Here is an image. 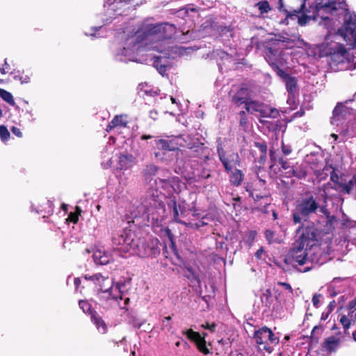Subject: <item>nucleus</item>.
I'll return each instance as SVG.
<instances>
[{
    "instance_id": "f257e3e1",
    "label": "nucleus",
    "mask_w": 356,
    "mask_h": 356,
    "mask_svg": "<svg viewBox=\"0 0 356 356\" xmlns=\"http://www.w3.org/2000/svg\"><path fill=\"white\" fill-rule=\"evenodd\" d=\"M83 277L88 281L92 282L95 285V289L97 293H102L106 295L105 298L107 300L114 301L122 309H127V307L129 303L130 299L123 291L125 287V283L118 282L113 287V280L108 276H104L102 273H95L92 275L86 274Z\"/></svg>"
},
{
    "instance_id": "f03ea898",
    "label": "nucleus",
    "mask_w": 356,
    "mask_h": 356,
    "mask_svg": "<svg viewBox=\"0 0 356 356\" xmlns=\"http://www.w3.org/2000/svg\"><path fill=\"white\" fill-rule=\"evenodd\" d=\"M319 208L318 201L310 191L305 192L304 196L296 202L292 219L294 224L300 225L297 232L301 230L305 222L309 221L312 215L318 212Z\"/></svg>"
},
{
    "instance_id": "7ed1b4c3",
    "label": "nucleus",
    "mask_w": 356,
    "mask_h": 356,
    "mask_svg": "<svg viewBox=\"0 0 356 356\" xmlns=\"http://www.w3.org/2000/svg\"><path fill=\"white\" fill-rule=\"evenodd\" d=\"M161 193L156 188H149L141 202L140 209L147 218L158 220L165 216V205L161 200Z\"/></svg>"
},
{
    "instance_id": "20e7f679",
    "label": "nucleus",
    "mask_w": 356,
    "mask_h": 356,
    "mask_svg": "<svg viewBox=\"0 0 356 356\" xmlns=\"http://www.w3.org/2000/svg\"><path fill=\"white\" fill-rule=\"evenodd\" d=\"M184 138L181 136L168 137L167 138H156L153 143V147L159 152H154L156 158L161 156V152L163 154L168 152H175L179 149L180 147L184 146Z\"/></svg>"
},
{
    "instance_id": "39448f33",
    "label": "nucleus",
    "mask_w": 356,
    "mask_h": 356,
    "mask_svg": "<svg viewBox=\"0 0 356 356\" xmlns=\"http://www.w3.org/2000/svg\"><path fill=\"white\" fill-rule=\"evenodd\" d=\"M254 339L257 344L262 346L264 350L270 353L273 348V346H277L280 342V339L276 337L273 332L269 327L263 326L254 332Z\"/></svg>"
},
{
    "instance_id": "423d86ee",
    "label": "nucleus",
    "mask_w": 356,
    "mask_h": 356,
    "mask_svg": "<svg viewBox=\"0 0 356 356\" xmlns=\"http://www.w3.org/2000/svg\"><path fill=\"white\" fill-rule=\"evenodd\" d=\"M133 236L131 230L127 228L114 234L112 238L113 248L124 253L129 252L131 249H134L137 244Z\"/></svg>"
},
{
    "instance_id": "0eeeda50",
    "label": "nucleus",
    "mask_w": 356,
    "mask_h": 356,
    "mask_svg": "<svg viewBox=\"0 0 356 356\" xmlns=\"http://www.w3.org/2000/svg\"><path fill=\"white\" fill-rule=\"evenodd\" d=\"M217 152L226 173H229L232 170L240 166L241 159L238 152L232 149L225 150L220 145L217 147Z\"/></svg>"
},
{
    "instance_id": "6e6552de",
    "label": "nucleus",
    "mask_w": 356,
    "mask_h": 356,
    "mask_svg": "<svg viewBox=\"0 0 356 356\" xmlns=\"http://www.w3.org/2000/svg\"><path fill=\"white\" fill-rule=\"evenodd\" d=\"M301 229L302 233L294 243L296 245L309 250L317 244L318 230L314 226H307Z\"/></svg>"
},
{
    "instance_id": "1a4fd4ad",
    "label": "nucleus",
    "mask_w": 356,
    "mask_h": 356,
    "mask_svg": "<svg viewBox=\"0 0 356 356\" xmlns=\"http://www.w3.org/2000/svg\"><path fill=\"white\" fill-rule=\"evenodd\" d=\"M308 259V250L301 246L299 247L294 243L293 248L286 255L284 261L291 265L298 264L302 266L307 263Z\"/></svg>"
},
{
    "instance_id": "9d476101",
    "label": "nucleus",
    "mask_w": 356,
    "mask_h": 356,
    "mask_svg": "<svg viewBox=\"0 0 356 356\" xmlns=\"http://www.w3.org/2000/svg\"><path fill=\"white\" fill-rule=\"evenodd\" d=\"M229 96L231 102L239 107L243 105V103L248 102L251 97L250 90L246 84L243 83L241 84L236 90L232 89L229 92Z\"/></svg>"
},
{
    "instance_id": "9b49d317",
    "label": "nucleus",
    "mask_w": 356,
    "mask_h": 356,
    "mask_svg": "<svg viewBox=\"0 0 356 356\" xmlns=\"http://www.w3.org/2000/svg\"><path fill=\"white\" fill-rule=\"evenodd\" d=\"M182 334L186 335L187 338L195 343L198 350L204 355L210 353L209 348L207 347L205 337L207 333H203L202 336L199 332L193 331L192 329H188L183 331Z\"/></svg>"
},
{
    "instance_id": "f8f14e48",
    "label": "nucleus",
    "mask_w": 356,
    "mask_h": 356,
    "mask_svg": "<svg viewBox=\"0 0 356 356\" xmlns=\"http://www.w3.org/2000/svg\"><path fill=\"white\" fill-rule=\"evenodd\" d=\"M190 149L191 150V156L200 159L204 163L210 160L211 149L205 146L204 143H198L194 144Z\"/></svg>"
},
{
    "instance_id": "ddd939ff",
    "label": "nucleus",
    "mask_w": 356,
    "mask_h": 356,
    "mask_svg": "<svg viewBox=\"0 0 356 356\" xmlns=\"http://www.w3.org/2000/svg\"><path fill=\"white\" fill-rule=\"evenodd\" d=\"M282 51L280 49H277L272 47H267L265 58L272 68L282 64Z\"/></svg>"
},
{
    "instance_id": "4468645a",
    "label": "nucleus",
    "mask_w": 356,
    "mask_h": 356,
    "mask_svg": "<svg viewBox=\"0 0 356 356\" xmlns=\"http://www.w3.org/2000/svg\"><path fill=\"white\" fill-rule=\"evenodd\" d=\"M245 191L248 193L249 196L253 199L254 206L269 198V194L268 193L258 192L257 189L254 188L251 184H248L245 186Z\"/></svg>"
},
{
    "instance_id": "2eb2a0df",
    "label": "nucleus",
    "mask_w": 356,
    "mask_h": 356,
    "mask_svg": "<svg viewBox=\"0 0 356 356\" xmlns=\"http://www.w3.org/2000/svg\"><path fill=\"white\" fill-rule=\"evenodd\" d=\"M305 8V3H303L299 8L294 9L293 10H288L287 9L284 8L283 6L281 5L279 7V10L285 14V18L280 22V24L288 25L289 19H294V18L296 17L298 15L303 13V10Z\"/></svg>"
},
{
    "instance_id": "dca6fc26",
    "label": "nucleus",
    "mask_w": 356,
    "mask_h": 356,
    "mask_svg": "<svg viewBox=\"0 0 356 356\" xmlns=\"http://www.w3.org/2000/svg\"><path fill=\"white\" fill-rule=\"evenodd\" d=\"M347 54L346 47L341 44H337L334 48H331L327 54L334 62L341 63Z\"/></svg>"
},
{
    "instance_id": "f3484780",
    "label": "nucleus",
    "mask_w": 356,
    "mask_h": 356,
    "mask_svg": "<svg viewBox=\"0 0 356 356\" xmlns=\"http://www.w3.org/2000/svg\"><path fill=\"white\" fill-rule=\"evenodd\" d=\"M128 123L129 120L127 115H117L108 123L106 131L107 132H110L112 129L118 127L125 128L127 127Z\"/></svg>"
},
{
    "instance_id": "a211bd4d",
    "label": "nucleus",
    "mask_w": 356,
    "mask_h": 356,
    "mask_svg": "<svg viewBox=\"0 0 356 356\" xmlns=\"http://www.w3.org/2000/svg\"><path fill=\"white\" fill-rule=\"evenodd\" d=\"M160 36L159 40L170 39L175 33L176 27L174 24L170 23H160Z\"/></svg>"
},
{
    "instance_id": "6ab92c4d",
    "label": "nucleus",
    "mask_w": 356,
    "mask_h": 356,
    "mask_svg": "<svg viewBox=\"0 0 356 356\" xmlns=\"http://www.w3.org/2000/svg\"><path fill=\"white\" fill-rule=\"evenodd\" d=\"M346 6L345 1L337 2L334 0H329L326 3L321 2L316 6L317 10L325 9V10H337L343 9Z\"/></svg>"
},
{
    "instance_id": "aec40b11",
    "label": "nucleus",
    "mask_w": 356,
    "mask_h": 356,
    "mask_svg": "<svg viewBox=\"0 0 356 356\" xmlns=\"http://www.w3.org/2000/svg\"><path fill=\"white\" fill-rule=\"evenodd\" d=\"M90 320L99 332L102 334H106L107 332L108 327L106 323L96 311L91 314Z\"/></svg>"
},
{
    "instance_id": "412c9836",
    "label": "nucleus",
    "mask_w": 356,
    "mask_h": 356,
    "mask_svg": "<svg viewBox=\"0 0 356 356\" xmlns=\"http://www.w3.org/2000/svg\"><path fill=\"white\" fill-rule=\"evenodd\" d=\"M340 339L334 336L327 337L323 343V348L327 352L331 353L335 352L340 344Z\"/></svg>"
},
{
    "instance_id": "4be33fe9",
    "label": "nucleus",
    "mask_w": 356,
    "mask_h": 356,
    "mask_svg": "<svg viewBox=\"0 0 356 356\" xmlns=\"http://www.w3.org/2000/svg\"><path fill=\"white\" fill-rule=\"evenodd\" d=\"M228 174L229 175V180L232 185L236 187L241 185L244 179V174L242 170L236 168H234V170H232Z\"/></svg>"
},
{
    "instance_id": "5701e85b",
    "label": "nucleus",
    "mask_w": 356,
    "mask_h": 356,
    "mask_svg": "<svg viewBox=\"0 0 356 356\" xmlns=\"http://www.w3.org/2000/svg\"><path fill=\"white\" fill-rule=\"evenodd\" d=\"M254 145L259 152L258 156L254 157V161L261 164H264L266 160L267 156V144L266 142H254Z\"/></svg>"
},
{
    "instance_id": "b1692460",
    "label": "nucleus",
    "mask_w": 356,
    "mask_h": 356,
    "mask_svg": "<svg viewBox=\"0 0 356 356\" xmlns=\"http://www.w3.org/2000/svg\"><path fill=\"white\" fill-rule=\"evenodd\" d=\"M286 173L288 174L289 177H294L299 179H305L307 175L306 168L298 165L292 166V168H290V171H286Z\"/></svg>"
},
{
    "instance_id": "393cba45",
    "label": "nucleus",
    "mask_w": 356,
    "mask_h": 356,
    "mask_svg": "<svg viewBox=\"0 0 356 356\" xmlns=\"http://www.w3.org/2000/svg\"><path fill=\"white\" fill-rule=\"evenodd\" d=\"M167 204L169 209H172L175 220L177 222L181 223V221L179 220V211H180L181 214L183 215L185 211L184 208L181 207V205H177L175 197L170 198Z\"/></svg>"
},
{
    "instance_id": "a878e982",
    "label": "nucleus",
    "mask_w": 356,
    "mask_h": 356,
    "mask_svg": "<svg viewBox=\"0 0 356 356\" xmlns=\"http://www.w3.org/2000/svg\"><path fill=\"white\" fill-rule=\"evenodd\" d=\"M92 258L94 261L97 264L99 265H106L108 264L111 260V256L104 251H102L100 250H97L94 252Z\"/></svg>"
},
{
    "instance_id": "bb28decb",
    "label": "nucleus",
    "mask_w": 356,
    "mask_h": 356,
    "mask_svg": "<svg viewBox=\"0 0 356 356\" xmlns=\"http://www.w3.org/2000/svg\"><path fill=\"white\" fill-rule=\"evenodd\" d=\"M254 7L257 8L259 17H265L266 15L273 10L272 6L267 0L258 1L254 4Z\"/></svg>"
},
{
    "instance_id": "cd10ccee",
    "label": "nucleus",
    "mask_w": 356,
    "mask_h": 356,
    "mask_svg": "<svg viewBox=\"0 0 356 356\" xmlns=\"http://www.w3.org/2000/svg\"><path fill=\"white\" fill-rule=\"evenodd\" d=\"M159 168L154 164L147 165L143 171V176L146 181L150 182L156 176Z\"/></svg>"
},
{
    "instance_id": "c85d7f7f",
    "label": "nucleus",
    "mask_w": 356,
    "mask_h": 356,
    "mask_svg": "<svg viewBox=\"0 0 356 356\" xmlns=\"http://www.w3.org/2000/svg\"><path fill=\"white\" fill-rule=\"evenodd\" d=\"M339 33L343 37L346 42L353 40L352 45L356 47V31L353 29H339Z\"/></svg>"
},
{
    "instance_id": "c756f323",
    "label": "nucleus",
    "mask_w": 356,
    "mask_h": 356,
    "mask_svg": "<svg viewBox=\"0 0 356 356\" xmlns=\"http://www.w3.org/2000/svg\"><path fill=\"white\" fill-rule=\"evenodd\" d=\"M261 301L262 305L268 308V309H270V307L273 305V298L272 295V292L270 289H266L261 295L260 296Z\"/></svg>"
},
{
    "instance_id": "7c9ffc66",
    "label": "nucleus",
    "mask_w": 356,
    "mask_h": 356,
    "mask_svg": "<svg viewBox=\"0 0 356 356\" xmlns=\"http://www.w3.org/2000/svg\"><path fill=\"white\" fill-rule=\"evenodd\" d=\"M145 36H156L159 39L160 36V29L159 24H149L147 25L144 31Z\"/></svg>"
},
{
    "instance_id": "2f4dec72",
    "label": "nucleus",
    "mask_w": 356,
    "mask_h": 356,
    "mask_svg": "<svg viewBox=\"0 0 356 356\" xmlns=\"http://www.w3.org/2000/svg\"><path fill=\"white\" fill-rule=\"evenodd\" d=\"M42 207V209H40V213L43 215V217L51 216L54 213V204L52 201L46 200L43 202Z\"/></svg>"
},
{
    "instance_id": "473e14b6",
    "label": "nucleus",
    "mask_w": 356,
    "mask_h": 356,
    "mask_svg": "<svg viewBox=\"0 0 356 356\" xmlns=\"http://www.w3.org/2000/svg\"><path fill=\"white\" fill-rule=\"evenodd\" d=\"M332 168V164H326L322 170L314 171V175L320 181L325 180L328 177V171Z\"/></svg>"
},
{
    "instance_id": "72a5a7b5",
    "label": "nucleus",
    "mask_w": 356,
    "mask_h": 356,
    "mask_svg": "<svg viewBox=\"0 0 356 356\" xmlns=\"http://www.w3.org/2000/svg\"><path fill=\"white\" fill-rule=\"evenodd\" d=\"M0 97L2 98L10 106H15V102L13 96L10 92L4 89L0 88Z\"/></svg>"
},
{
    "instance_id": "f704fd0d",
    "label": "nucleus",
    "mask_w": 356,
    "mask_h": 356,
    "mask_svg": "<svg viewBox=\"0 0 356 356\" xmlns=\"http://www.w3.org/2000/svg\"><path fill=\"white\" fill-rule=\"evenodd\" d=\"M270 205V201L268 199L261 202L258 204L254 206L253 210L261 211L263 213H268V207Z\"/></svg>"
},
{
    "instance_id": "c9c22d12",
    "label": "nucleus",
    "mask_w": 356,
    "mask_h": 356,
    "mask_svg": "<svg viewBox=\"0 0 356 356\" xmlns=\"http://www.w3.org/2000/svg\"><path fill=\"white\" fill-rule=\"evenodd\" d=\"M356 28V15H350L343 24V28L341 29H353L355 30Z\"/></svg>"
},
{
    "instance_id": "e433bc0d",
    "label": "nucleus",
    "mask_w": 356,
    "mask_h": 356,
    "mask_svg": "<svg viewBox=\"0 0 356 356\" xmlns=\"http://www.w3.org/2000/svg\"><path fill=\"white\" fill-rule=\"evenodd\" d=\"M216 54L221 59L223 64L230 63L233 60V56L222 49L216 50Z\"/></svg>"
},
{
    "instance_id": "4c0bfd02",
    "label": "nucleus",
    "mask_w": 356,
    "mask_h": 356,
    "mask_svg": "<svg viewBox=\"0 0 356 356\" xmlns=\"http://www.w3.org/2000/svg\"><path fill=\"white\" fill-rule=\"evenodd\" d=\"M353 188H355V184L354 181H353V179H350L347 184H339V188L341 193L350 194Z\"/></svg>"
},
{
    "instance_id": "58836bf2",
    "label": "nucleus",
    "mask_w": 356,
    "mask_h": 356,
    "mask_svg": "<svg viewBox=\"0 0 356 356\" xmlns=\"http://www.w3.org/2000/svg\"><path fill=\"white\" fill-rule=\"evenodd\" d=\"M81 213V209L79 206L75 207L74 212H70L68 215L67 220L74 224H76L79 221V216Z\"/></svg>"
},
{
    "instance_id": "ea45409f",
    "label": "nucleus",
    "mask_w": 356,
    "mask_h": 356,
    "mask_svg": "<svg viewBox=\"0 0 356 356\" xmlns=\"http://www.w3.org/2000/svg\"><path fill=\"white\" fill-rule=\"evenodd\" d=\"M79 305L84 313L88 314L90 316H91L92 312H95V310L92 308L91 305L86 300H79Z\"/></svg>"
},
{
    "instance_id": "a19ab883",
    "label": "nucleus",
    "mask_w": 356,
    "mask_h": 356,
    "mask_svg": "<svg viewBox=\"0 0 356 356\" xmlns=\"http://www.w3.org/2000/svg\"><path fill=\"white\" fill-rule=\"evenodd\" d=\"M286 88L289 92H293L296 89L297 83L295 77L289 76L286 80Z\"/></svg>"
},
{
    "instance_id": "79ce46f5",
    "label": "nucleus",
    "mask_w": 356,
    "mask_h": 356,
    "mask_svg": "<svg viewBox=\"0 0 356 356\" xmlns=\"http://www.w3.org/2000/svg\"><path fill=\"white\" fill-rule=\"evenodd\" d=\"M264 236L268 244H273L274 243H280V241L275 238V232L271 229H266L264 232Z\"/></svg>"
},
{
    "instance_id": "37998d69",
    "label": "nucleus",
    "mask_w": 356,
    "mask_h": 356,
    "mask_svg": "<svg viewBox=\"0 0 356 356\" xmlns=\"http://www.w3.org/2000/svg\"><path fill=\"white\" fill-rule=\"evenodd\" d=\"M188 272L189 273L188 275H186V277L191 280V282H195L196 283L197 285H200L201 284V281H200V279L198 276L197 274H196L193 270L188 267V268H186Z\"/></svg>"
},
{
    "instance_id": "c03bdc74",
    "label": "nucleus",
    "mask_w": 356,
    "mask_h": 356,
    "mask_svg": "<svg viewBox=\"0 0 356 356\" xmlns=\"http://www.w3.org/2000/svg\"><path fill=\"white\" fill-rule=\"evenodd\" d=\"M239 126L245 131L248 129V118L245 111H241L238 113Z\"/></svg>"
},
{
    "instance_id": "a18cd8bd",
    "label": "nucleus",
    "mask_w": 356,
    "mask_h": 356,
    "mask_svg": "<svg viewBox=\"0 0 356 356\" xmlns=\"http://www.w3.org/2000/svg\"><path fill=\"white\" fill-rule=\"evenodd\" d=\"M250 104L251 106V108L252 111V113L254 112H258L260 111L261 107H264V104L262 102H260L257 100H253L251 99V97L249 99Z\"/></svg>"
},
{
    "instance_id": "49530a36",
    "label": "nucleus",
    "mask_w": 356,
    "mask_h": 356,
    "mask_svg": "<svg viewBox=\"0 0 356 356\" xmlns=\"http://www.w3.org/2000/svg\"><path fill=\"white\" fill-rule=\"evenodd\" d=\"M339 323L342 325L344 332L347 334V331L351 325V321L346 315H342L339 319Z\"/></svg>"
},
{
    "instance_id": "de8ad7c7",
    "label": "nucleus",
    "mask_w": 356,
    "mask_h": 356,
    "mask_svg": "<svg viewBox=\"0 0 356 356\" xmlns=\"http://www.w3.org/2000/svg\"><path fill=\"white\" fill-rule=\"evenodd\" d=\"M0 138L2 141H7L10 138V132L4 125H0Z\"/></svg>"
},
{
    "instance_id": "09e8293b",
    "label": "nucleus",
    "mask_w": 356,
    "mask_h": 356,
    "mask_svg": "<svg viewBox=\"0 0 356 356\" xmlns=\"http://www.w3.org/2000/svg\"><path fill=\"white\" fill-rule=\"evenodd\" d=\"M331 172L330 173V180L335 184H337L339 187V184H342L343 182L339 181V176L336 172L335 168L332 165V168L331 169Z\"/></svg>"
},
{
    "instance_id": "8fccbe9b",
    "label": "nucleus",
    "mask_w": 356,
    "mask_h": 356,
    "mask_svg": "<svg viewBox=\"0 0 356 356\" xmlns=\"http://www.w3.org/2000/svg\"><path fill=\"white\" fill-rule=\"evenodd\" d=\"M274 72L279 76L280 78L286 80L290 76L286 73L282 69L280 68V65H277L275 67L272 68Z\"/></svg>"
},
{
    "instance_id": "3c124183",
    "label": "nucleus",
    "mask_w": 356,
    "mask_h": 356,
    "mask_svg": "<svg viewBox=\"0 0 356 356\" xmlns=\"http://www.w3.org/2000/svg\"><path fill=\"white\" fill-rule=\"evenodd\" d=\"M298 17V23L300 26H305L311 19L310 16L307 15L305 14H302L300 16L298 15L296 16Z\"/></svg>"
},
{
    "instance_id": "603ef678",
    "label": "nucleus",
    "mask_w": 356,
    "mask_h": 356,
    "mask_svg": "<svg viewBox=\"0 0 356 356\" xmlns=\"http://www.w3.org/2000/svg\"><path fill=\"white\" fill-rule=\"evenodd\" d=\"M278 163L281 165V168L286 171H290V168L292 166L290 165L289 162L287 160H284L282 157H279L277 160Z\"/></svg>"
},
{
    "instance_id": "864d4df0",
    "label": "nucleus",
    "mask_w": 356,
    "mask_h": 356,
    "mask_svg": "<svg viewBox=\"0 0 356 356\" xmlns=\"http://www.w3.org/2000/svg\"><path fill=\"white\" fill-rule=\"evenodd\" d=\"M171 321V316H166L163 319L162 321V330L167 329L169 332L171 330L172 326L170 323Z\"/></svg>"
},
{
    "instance_id": "5fc2aeb1",
    "label": "nucleus",
    "mask_w": 356,
    "mask_h": 356,
    "mask_svg": "<svg viewBox=\"0 0 356 356\" xmlns=\"http://www.w3.org/2000/svg\"><path fill=\"white\" fill-rule=\"evenodd\" d=\"M318 211L322 213L327 219H330L331 218H334V216H331L330 215V212L329 211V210L327 209V205L326 204H323V205H321L320 204V208L318 209Z\"/></svg>"
},
{
    "instance_id": "6e6d98bb",
    "label": "nucleus",
    "mask_w": 356,
    "mask_h": 356,
    "mask_svg": "<svg viewBox=\"0 0 356 356\" xmlns=\"http://www.w3.org/2000/svg\"><path fill=\"white\" fill-rule=\"evenodd\" d=\"M318 211L322 213L327 219H330L331 218H334V216H331L330 215V212L329 211V210L327 209V205L326 204H323V205H321L320 204V208L318 209Z\"/></svg>"
},
{
    "instance_id": "4d7b16f0",
    "label": "nucleus",
    "mask_w": 356,
    "mask_h": 356,
    "mask_svg": "<svg viewBox=\"0 0 356 356\" xmlns=\"http://www.w3.org/2000/svg\"><path fill=\"white\" fill-rule=\"evenodd\" d=\"M144 323V321H140L136 317H132L129 321V323L136 328H140Z\"/></svg>"
},
{
    "instance_id": "13d9d810",
    "label": "nucleus",
    "mask_w": 356,
    "mask_h": 356,
    "mask_svg": "<svg viewBox=\"0 0 356 356\" xmlns=\"http://www.w3.org/2000/svg\"><path fill=\"white\" fill-rule=\"evenodd\" d=\"M282 152L284 156H288L292 152V148L290 145H286L284 142H282Z\"/></svg>"
},
{
    "instance_id": "bf43d9fd",
    "label": "nucleus",
    "mask_w": 356,
    "mask_h": 356,
    "mask_svg": "<svg viewBox=\"0 0 356 356\" xmlns=\"http://www.w3.org/2000/svg\"><path fill=\"white\" fill-rule=\"evenodd\" d=\"M279 115L280 113L277 108L268 107V118H276Z\"/></svg>"
},
{
    "instance_id": "052dcab7",
    "label": "nucleus",
    "mask_w": 356,
    "mask_h": 356,
    "mask_svg": "<svg viewBox=\"0 0 356 356\" xmlns=\"http://www.w3.org/2000/svg\"><path fill=\"white\" fill-rule=\"evenodd\" d=\"M321 297V294L315 293L312 297V303L315 308H318L319 307L320 298Z\"/></svg>"
},
{
    "instance_id": "680f3d73",
    "label": "nucleus",
    "mask_w": 356,
    "mask_h": 356,
    "mask_svg": "<svg viewBox=\"0 0 356 356\" xmlns=\"http://www.w3.org/2000/svg\"><path fill=\"white\" fill-rule=\"evenodd\" d=\"M277 284L279 286H282V287H284V289L287 290L291 294H293V290L291 286L289 283L283 282H278Z\"/></svg>"
},
{
    "instance_id": "e2e57ef3",
    "label": "nucleus",
    "mask_w": 356,
    "mask_h": 356,
    "mask_svg": "<svg viewBox=\"0 0 356 356\" xmlns=\"http://www.w3.org/2000/svg\"><path fill=\"white\" fill-rule=\"evenodd\" d=\"M259 113L261 117L268 118V106L264 104V107H261Z\"/></svg>"
},
{
    "instance_id": "0e129e2a",
    "label": "nucleus",
    "mask_w": 356,
    "mask_h": 356,
    "mask_svg": "<svg viewBox=\"0 0 356 356\" xmlns=\"http://www.w3.org/2000/svg\"><path fill=\"white\" fill-rule=\"evenodd\" d=\"M158 182H159L161 184H165V185H170L172 183V181H171L170 178H167V179L158 178L155 180L156 184H157Z\"/></svg>"
},
{
    "instance_id": "69168bd1",
    "label": "nucleus",
    "mask_w": 356,
    "mask_h": 356,
    "mask_svg": "<svg viewBox=\"0 0 356 356\" xmlns=\"http://www.w3.org/2000/svg\"><path fill=\"white\" fill-rule=\"evenodd\" d=\"M11 131L14 135H15L18 138H22L23 136L20 129H19L17 127H13L11 128Z\"/></svg>"
},
{
    "instance_id": "338daca9",
    "label": "nucleus",
    "mask_w": 356,
    "mask_h": 356,
    "mask_svg": "<svg viewBox=\"0 0 356 356\" xmlns=\"http://www.w3.org/2000/svg\"><path fill=\"white\" fill-rule=\"evenodd\" d=\"M202 327L204 328V329H207V330H209L211 332H214L215 331V329H216V323H213L211 324L209 323H206L205 325H202Z\"/></svg>"
},
{
    "instance_id": "774afa93",
    "label": "nucleus",
    "mask_w": 356,
    "mask_h": 356,
    "mask_svg": "<svg viewBox=\"0 0 356 356\" xmlns=\"http://www.w3.org/2000/svg\"><path fill=\"white\" fill-rule=\"evenodd\" d=\"M335 307H336V302H335V300H332L329 303V305L327 307V310H328L330 312H332Z\"/></svg>"
}]
</instances>
